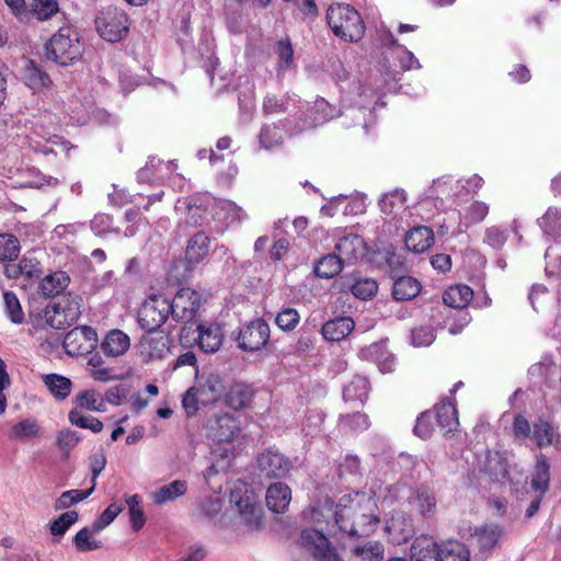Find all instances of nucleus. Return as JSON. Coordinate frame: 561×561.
<instances>
[{
  "label": "nucleus",
  "mask_w": 561,
  "mask_h": 561,
  "mask_svg": "<svg viewBox=\"0 0 561 561\" xmlns=\"http://www.w3.org/2000/svg\"><path fill=\"white\" fill-rule=\"evenodd\" d=\"M44 385L56 400H65L72 389V381L62 375L47 374L42 377Z\"/></svg>",
  "instance_id": "nucleus-37"
},
{
  "label": "nucleus",
  "mask_w": 561,
  "mask_h": 561,
  "mask_svg": "<svg viewBox=\"0 0 561 561\" xmlns=\"http://www.w3.org/2000/svg\"><path fill=\"white\" fill-rule=\"evenodd\" d=\"M198 345L205 353H216L219 351L224 332L218 323H201L197 327Z\"/></svg>",
  "instance_id": "nucleus-18"
},
{
  "label": "nucleus",
  "mask_w": 561,
  "mask_h": 561,
  "mask_svg": "<svg viewBox=\"0 0 561 561\" xmlns=\"http://www.w3.org/2000/svg\"><path fill=\"white\" fill-rule=\"evenodd\" d=\"M300 322V314L297 309L291 307L282 308L276 317L275 323L276 325L285 332L294 331Z\"/></svg>",
  "instance_id": "nucleus-52"
},
{
  "label": "nucleus",
  "mask_w": 561,
  "mask_h": 561,
  "mask_svg": "<svg viewBox=\"0 0 561 561\" xmlns=\"http://www.w3.org/2000/svg\"><path fill=\"white\" fill-rule=\"evenodd\" d=\"M344 266V263L335 252L324 255L314 265V274L320 278H332L337 275Z\"/></svg>",
  "instance_id": "nucleus-41"
},
{
  "label": "nucleus",
  "mask_w": 561,
  "mask_h": 561,
  "mask_svg": "<svg viewBox=\"0 0 561 561\" xmlns=\"http://www.w3.org/2000/svg\"><path fill=\"white\" fill-rule=\"evenodd\" d=\"M257 468L268 479L285 478L291 468L290 460L276 449L268 448L257 456Z\"/></svg>",
  "instance_id": "nucleus-10"
},
{
  "label": "nucleus",
  "mask_w": 561,
  "mask_h": 561,
  "mask_svg": "<svg viewBox=\"0 0 561 561\" xmlns=\"http://www.w3.org/2000/svg\"><path fill=\"white\" fill-rule=\"evenodd\" d=\"M68 421L71 425L90 430L93 433H100L103 430V423L91 415H84L81 411L70 410L68 413Z\"/></svg>",
  "instance_id": "nucleus-48"
},
{
  "label": "nucleus",
  "mask_w": 561,
  "mask_h": 561,
  "mask_svg": "<svg viewBox=\"0 0 561 561\" xmlns=\"http://www.w3.org/2000/svg\"><path fill=\"white\" fill-rule=\"evenodd\" d=\"M4 311L10 321L14 324H21L24 322L25 316L18 299L13 291L7 290L3 293Z\"/></svg>",
  "instance_id": "nucleus-47"
},
{
  "label": "nucleus",
  "mask_w": 561,
  "mask_h": 561,
  "mask_svg": "<svg viewBox=\"0 0 561 561\" xmlns=\"http://www.w3.org/2000/svg\"><path fill=\"white\" fill-rule=\"evenodd\" d=\"M387 346L382 342L371 343L370 345L360 348L358 356L362 359L374 362L377 364L378 360L386 355Z\"/></svg>",
  "instance_id": "nucleus-63"
},
{
  "label": "nucleus",
  "mask_w": 561,
  "mask_h": 561,
  "mask_svg": "<svg viewBox=\"0 0 561 561\" xmlns=\"http://www.w3.org/2000/svg\"><path fill=\"white\" fill-rule=\"evenodd\" d=\"M489 214V205L484 202L474 201L467 208L460 213V227L468 229L469 227L477 225L484 220Z\"/></svg>",
  "instance_id": "nucleus-40"
},
{
  "label": "nucleus",
  "mask_w": 561,
  "mask_h": 561,
  "mask_svg": "<svg viewBox=\"0 0 561 561\" xmlns=\"http://www.w3.org/2000/svg\"><path fill=\"white\" fill-rule=\"evenodd\" d=\"M230 502L234 505L243 523L250 530H257L263 524V512L253 492L234 488L230 492Z\"/></svg>",
  "instance_id": "nucleus-6"
},
{
  "label": "nucleus",
  "mask_w": 561,
  "mask_h": 561,
  "mask_svg": "<svg viewBox=\"0 0 561 561\" xmlns=\"http://www.w3.org/2000/svg\"><path fill=\"white\" fill-rule=\"evenodd\" d=\"M409 505L422 517L431 518L436 513L437 499L433 488L419 485L408 499Z\"/></svg>",
  "instance_id": "nucleus-14"
},
{
  "label": "nucleus",
  "mask_w": 561,
  "mask_h": 561,
  "mask_svg": "<svg viewBox=\"0 0 561 561\" xmlns=\"http://www.w3.org/2000/svg\"><path fill=\"white\" fill-rule=\"evenodd\" d=\"M405 247L414 253L427 251L434 243V232L431 228L419 226L411 229L404 239Z\"/></svg>",
  "instance_id": "nucleus-22"
},
{
  "label": "nucleus",
  "mask_w": 561,
  "mask_h": 561,
  "mask_svg": "<svg viewBox=\"0 0 561 561\" xmlns=\"http://www.w3.org/2000/svg\"><path fill=\"white\" fill-rule=\"evenodd\" d=\"M124 510L123 504L121 503H112L110 504L101 514V516L93 523V531L100 533L105 527H107L117 515Z\"/></svg>",
  "instance_id": "nucleus-59"
},
{
  "label": "nucleus",
  "mask_w": 561,
  "mask_h": 561,
  "mask_svg": "<svg viewBox=\"0 0 561 561\" xmlns=\"http://www.w3.org/2000/svg\"><path fill=\"white\" fill-rule=\"evenodd\" d=\"M24 83L33 91H41L50 84L49 76L33 60H26L22 69Z\"/></svg>",
  "instance_id": "nucleus-28"
},
{
  "label": "nucleus",
  "mask_w": 561,
  "mask_h": 561,
  "mask_svg": "<svg viewBox=\"0 0 561 561\" xmlns=\"http://www.w3.org/2000/svg\"><path fill=\"white\" fill-rule=\"evenodd\" d=\"M130 347L129 336L121 330H111L101 344L103 353L110 357L124 355Z\"/></svg>",
  "instance_id": "nucleus-24"
},
{
  "label": "nucleus",
  "mask_w": 561,
  "mask_h": 561,
  "mask_svg": "<svg viewBox=\"0 0 561 561\" xmlns=\"http://www.w3.org/2000/svg\"><path fill=\"white\" fill-rule=\"evenodd\" d=\"M240 432V421L232 414L218 415L210 426V436L218 443L233 440Z\"/></svg>",
  "instance_id": "nucleus-16"
},
{
  "label": "nucleus",
  "mask_w": 561,
  "mask_h": 561,
  "mask_svg": "<svg viewBox=\"0 0 561 561\" xmlns=\"http://www.w3.org/2000/svg\"><path fill=\"white\" fill-rule=\"evenodd\" d=\"M440 561H470V551L458 540L445 541L440 543Z\"/></svg>",
  "instance_id": "nucleus-42"
},
{
  "label": "nucleus",
  "mask_w": 561,
  "mask_h": 561,
  "mask_svg": "<svg viewBox=\"0 0 561 561\" xmlns=\"http://www.w3.org/2000/svg\"><path fill=\"white\" fill-rule=\"evenodd\" d=\"M187 492V483L184 480H174L168 484L162 485L151 493V500L157 505H162L172 502L178 497L183 496Z\"/></svg>",
  "instance_id": "nucleus-33"
},
{
  "label": "nucleus",
  "mask_w": 561,
  "mask_h": 561,
  "mask_svg": "<svg viewBox=\"0 0 561 561\" xmlns=\"http://www.w3.org/2000/svg\"><path fill=\"white\" fill-rule=\"evenodd\" d=\"M484 471L494 481L504 482L508 479V463L507 460L497 451L488 453Z\"/></svg>",
  "instance_id": "nucleus-39"
},
{
  "label": "nucleus",
  "mask_w": 561,
  "mask_h": 561,
  "mask_svg": "<svg viewBox=\"0 0 561 561\" xmlns=\"http://www.w3.org/2000/svg\"><path fill=\"white\" fill-rule=\"evenodd\" d=\"M284 127L285 123L283 122H278L277 124L272 125H263L259 134V142L261 148L270 150L280 146L286 134Z\"/></svg>",
  "instance_id": "nucleus-35"
},
{
  "label": "nucleus",
  "mask_w": 561,
  "mask_h": 561,
  "mask_svg": "<svg viewBox=\"0 0 561 561\" xmlns=\"http://www.w3.org/2000/svg\"><path fill=\"white\" fill-rule=\"evenodd\" d=\"M41 434V426L34 417H27L14 423L8 432V437L14 442H27Z\"/></svg>",
  "instance_id": "nucleus-31"
},
{
  "label": "nucleus",
  "mask_w": 561,
  "mask_h": 561,
  "mask_svg": "<svg viewBox=\"0 0 561 561\" xmlns=\"http://www.w3.org/2000/svg\"><path fill=\"white\" fill-rule=\"evenodd\" d=\"M375 502L367 499L363 507L358 501L351 500L348 505H336L335 524L352 537H368L375 531L379 518L373 512Z\"/></svg>",
  "instance_id": "nucleus-1"
},
{
  "label": "nucleus",
  "mask_w": 561,
  "mask_h": 561,
  "mask_svg": "<svg viewBox=\"0 0 561 561\" xmlns=\"http://www.w3.org/2000/svg\"><path fill=\"white\" fill-rule=\"evenodd\" d=\"M411 560L440 561V545L427 538H417L411 547Z\"/></svg>",
  "instance_id": "nucleus-29"
},
{
  "label": "nucleus",
  "mask_w": 561,
  "mask_h": 561,
  "mask_svg": "<svg viewBox=\"0 0 561 561\" xmlns=\"http://www.w3.org/2000/svg\"><path fill=\"white\" fill-rule=\"evenodd\" d=\"M353 295L363 300L371 298L378 290V284L373 278H359L351 287Z\"/></svg>",
  "instance_id": "nucleus-60"
},
{
  "label": "nucleus",
  "mask_w": 561,
  "mask_h": 561,
  "mask_svg": "<svg viewBox=\"0 0 561 561\" xmlns=\"http://www.w3.org/2000/svg\"><path fill=\"white\" fill-rule=\"evenodd\" d=\"M83 47L77 32L60 27L46 44L47 58L60 66H68L82 55Z\"/></svg>",
  "instance_id": "nucleus-3"
},
{
  "label": "nucleus",
  "mask_w": 561,
  "mask_h": 561,
  "mask_svg": "<svg viewBox=\"0 0 561 561\" xmlns=\"http://www.w3.org/2000/svg\"><path fill=\"white\" fill-rule=\"evenodd\" d=\"M383 545L379 541H368L352 549V553L360 561H380L383 558Z\"/></svg>",
  "instance_id": "nucleus-46"
},
{
  "label": "nucleus",
  "mask_w": 561,
  "mask_h": 561,
  "mask_svg": "<svg viewBox=\"0 0 561 561\" xmlns=\"http://www.w3.org/2000/svg\"><path fill=\"white\" fill-rule=\"evenodd\" d=\"M80 435L71 430H62L57 434L56 442L65 458H68L71 450L80 442Z\"/></svg>",
  "instance_id": "nucleus-58"
},
{
  "label": "nucleus",
  "mask_w": 561,
  "mask_h": 561,
  "mask_svg": "<svg viewBox=\"0 0 561 561\" xmlns=\"http://www.w3.org/2000/svg\"><path fill=\"white\" fill-rule=\"evenodd\" d=\"M76 511H67L49 523V531L53 536L61 538L67 530L78 522Z\"/></svg>",
  "instance_id": "nucleus-49"
},
{
  "label": "nucleus",
  "mask_w": 561,
  "mask_h": 561,
  "mask_svg": "<svg viewBox=\"0 0 561 561\" xmlns=\"http://www.w3.org/2000/svg\"><path fill=\"white\" fill-rule=\"evenodd\" d=\"M276 55L278 61V73L289 69L294 65V48L288 37L276 43Z\"/></svg>",
  "instance_id": "nucleus-55"
},
{
  "label": "nucleus",
  "mask_w": 561,
  "mask_h": 561,
  "mask_svg": "<svg viewBox=\"0 0 561 561\" xmlns=\"http://www.w3.org/2000/svg\"><path fill=\"white\" fill-rule=\"evenodd\" d=\"M300 546L317 561H340V557L330 540L319 530L304 529Z\"/></svg>",
  "instance_id": "nucleus-8"
},
{
  "label": "nucleus",
  "mask_w": 561,
  "mask_h": 561,
  "mask_svg": "<svg viewBox=\"0 0 561 561\" xmlns=\"http://www.w3.org/2000/svg\"><path fill=\"white\" fill-rule=\"evenodd\" d=\"M407 193L402 188H394L385 193L379 202L380 211L386 216L397 217L407 206Z\"/></svg>",
  "instance_id": "nucleus-26"
},
{
  "label": "nucleus",
  "mask_w": 561,
  "mask_h": 561,
  "mask_svg": "<svg viewBox=\"0 0 561 561\" xmlns=\"http://www.w3.org/2000/svg\"><path fill=\"white\" fill-rule=\"evenodd\" d=\"M386 264L389 268L390 276L396 279L405 276L408 268L401 254L393 251H387L385 255Z\"/></svg>",
  "instance_id": "nucleus-61"
},
{
  "label": "nucleus",
  "mask_w": 561,
  "mask_h": 561,
  "mask_svg": "<svg viewBox=\"0 0 561 561\" xmlns=\"http://www.w3.org/2000/svg\"><path fill=\"white\" fill-rule=\"evenodd\" d=\"M69 276L61 271L46 275L41 282V291L45 297L60 295L69 285Z\"/></svg>",
  "instance_id": "nucleus-38"
},
{
  "label": "nucleus",
  "mask_w": 561,
  "mask_h": 561,
  "mask_svg": "<svg viewBox=\"0 0 561 561\" xmlns=\"http://www.w3.org/2000/svg\"><path fill=\"white\" fill-rule=\"evenodd\" d=\"M139 348L147 359L163 357L170 348V339L167 334L159 332L156 335L148 333L139 341Z\"/></svg>",
  "instance_id": "nucleus-17"
},
{
  "label": "nucleus",
  "mask_w": 561,
  "mask_h": 561,
  "mask_svg": "<svg viewBox=\"0 0 561 561\" xmlns=\"http://www.w3.org/2000/svg\"><path fill=\"white\" fill-rule=\"evenodd\" d=\"M435 417L437 425L446 436L457 430L459 422L457 410L453 402L443 400L435 407Z\"/></svg>",
  "instance_id": "nucleus-23"
},
{
  "label": "nucleus",
  "mask_w": 561,
  "mask_h": 561,
  "mask_svg": "<svg viewBox=\"0 0 561 561\" xmlns=\"http://www.w3.org/2000/svg\"><path fill=\"white\" fill-rule=\"evenodd\" d=\"M199 305L201 297L197 291L191 288H182L170 301V306H172L171 316L176 321L190 322L195 318Z\"/></svg>",
  "instance_id": "nucleus-11"
},
{
  "label": "nucleus",
  "mask_w": 561,
  "mask_h": 561,
  "mask_svg": "<svg viewBox=\"0 0 561 561\" xmlns=\"http://www.w3.org/2000/svg\"><path fill=\"white\" fill-rule=\"evenodd\" d=\"M289 98H278L274 94H267L263 100V113L265 115L280 114L287 111Z\"/></svg>",
  "instance_id": "nucleus-62"
},
{
  "label": "nucleus",
  "mask_w": 561,
  "mask_h": 561,
  "mask_svg": "<svg viewBox=\"0 0 561 561\" xmlns=\"http://www.w3.org/2000/svg\"><path fill=\"white\" fill-rule=\"evenodd\" d=\"M327 21L333 34L345 42L357 43L364 37V21L350 4H331L327 11Z\"/></svg>",
  "instance_id": "nucleus-2"
},
{
  "label": "nucleus",
  "mask_w": 561,
  "mask_h": 561,
  "mask_svg": "<svg viewBox=\"0 0 561 561\" xmlns=\"http://www.w3.org/2000/svg\"><path fill=\"white\" fill-rule=\"evenodd\" d=\"M96 345V332L91 327H77L69 331L62 346L69 356H83L92 352Z\"/></svg>",
  "instance_id": "nucleus-9"
},
{
  "label": "nucleus",
  "mask_w": 561,
  "mask_h": 561,
  "mask_svg": "<svg viewBox=\"0 0 561 561\" xmlns=\"http://www.w3.org/2000/svg\"><path fill=\"white\" fill-rule=\"evenodd\" d=\"M549 462L542 455L537 458L534 476L531 479V488L543 493L549 488L550 472Z\"/></svg>",
  "instance_id": "nucleus-45"
},
{
  "label": "nucleus",
  "mask_w": 561,
  "mask_h": 561,
  "mask_svg": "<svg viewBox=\"0 0 561 561\" xmlns=\"http://www.w3.org/2000/svg\"><path fill=\"white\" fill-rule=\"evenodd\" d=\"M271 330L263 319H255L244 324L237 336L238 346L245 352H256L270 341Z\"/></svg>",
  "instance_id": "nucleus-7"
},
{
  "label": "nucleus",
  "mask_w": 561,
  "mask_h": 561,
  "mask_svg": "<svg viewBox=\"0 0 561 561\" xmlns=\"http://www.w3.org/2000/svg\"><path fill=\"white\" fill-rule=\"evenodd\" d=\"M210 239L205 232L192 236L186 245L185 260L190 266L201 263L209 253Z\"/></svg>",
  "instance_id": "nucleus-19"
},
{
  "label": "nucleus",
  "mask_w": 561,
  "mask_h": 561,
  "mask_svg": "<svg viewBox=\"0 0 561 561\" xmlns=\"http://www.w3.org/2000/svg\"><path fill=\"white\" fill-rule=\"evenodd\" d=\"M472 298L473 290L468 285L450 286L443 295L444 304L455 309H462L467 307Z\"/></svg>",
  "instance_id": "nucleus-34"
},
{
  "label": "nucleus",
  "mask_w": 561,
  "mask_h": 561,
  "mask_svg": "<svg viewBox=\"0 0 561 561\" xmlns=\"http://www.w3.org/2000/svg\"><path fill=\"white\" fill-rule=\"evenodd\" d=\"M369 381L364 376H354L353 379L343 388V399L345 402L365 403L369 392Z\"/></svg>",
  "instance_id": "nucleus-32"
},
{
  "label": "nucleus",
  "mask_w": 561,
  "mask_h": 561,
  "mask_svg": "<svg viewBox=\"0 0 561 561\" xmlns=\"http://www.w3.org/2000/svg\"><path fill=\"white\" fill-rule=\"evenodd\" d=\"M354 321L350 317H339L327 321L321 329L323 337L328 341H341L354 330Z\"/></svg>",
  "instance_id": "nucleus-25"
},
{
  "label": "nucleus",
  "mask_w": 561,
  "mask_h": 561,
  "mask_svg": "<svg viewBox=\"0 0 561 561\" xmlns=\"http://www.w3.org/2000/svg\"><path fill=\"white\" fill-rule=\"evenodd\" d=\"M421 291V284L411 276H400L394 279L392 296L398 301L413 299Z\"/></svg>",
  "instance_id": "nucleus-36"
},
{
  "label": "nucleus",
  "mask_w": 561,
  "mask_h": 561,
  "mask_svg": "<svg viewBox=\"0 0 561 561\" xmlns=\"http://www.w3.org/2000/svg\"><path fill=\"white\" fill-rule=\"evenodd\" d=\"M20 253V242L9 233L0 234V261H13Z\"/></svg>",
  "instance_id": "nucleus-57"
},
{
  "label": "nucleus",
  "mask_w": 561,
  "mask_h": 561,
  "mask_svg": "<svg viewBox=\"0 0 561 561\" xmlns=\"http://www.w3.org/2000/svg\"><path fill=\"white\" fill-rule=\"evenodd\" d=\"M411 340L414 346H428L434 342L435 334L432 328L420 327L412 330Z\"/></svg>",
  "instance_id": "nucleus-64"
},
{
  "label": "nucleus",
  "mask_w": 561,
  "mask_h": 561,
  "mask_svg": "<svg viewBox=\"0 0 561 561\" xmlns=\"http://www.w3.org/2000/svg\"><path fill=\"white\" fill-rule=\"evenodd\" d=\"M538 225L545 234L553 238L561 237V208L549 207L545 215L538 219Z\"/></svg>",
  "instance_id": "nucleus-43"
},
{
  "label": "nucleus",
  "mask_w": 561,
  "mask_h": 561,
  "mask_svg": "<svg viewBox=\"0 0 561 561\" xmlns=\"http://www.w3.org/2000/svg\"><path fill=\"white\" fill-rule=\"evenodd\" d=\"M554 437V431L552 425L545 421L538 420L534 424L533 438L535 439L538 447H545L552 444Z\"/></svg>",
  "instance_id": "nucleus-56"
},
{
  "label": "nucleus",
  "mask_w": 561,
  "mask_h": 561,
  "mask_svg": "<svg viewBox=\"0 0 561 561\" xmlns=\"http://www.w3.org/2000/svg\"><path fill=\"white\" fill-rule=\"evenodd\" d=\"M369 425L367 415L359 412L341 415L339 421L340 430L350 434L362 433L366 431Z\"/></svg>",
  "instance_id": "nucleus-44"
},
{
  "label": "nucleus",
  "mask_w": 561,
  "mask_h": 561,
  "mask_svg": "<svg viewBox=\"0 0 561 561\" xmlns=\"http://www.w3.org/2000/svg\"><path fill=\"white\" fill-rule=\"evenodd\" d=\"M556 364L551 357H543L531 365L528 375L535 382H546L554 374Z\"/></svg>",
  "instance_id": "nucleus-50"
},
{
  "label": "nucleus",
  "mask_w": 561,
  "mask_h": 561,
  "mask_svg": "<svg viewBox=\"0 0 561 561\" xmlns=\"http://www.w3.org/2000/svg\"><path fill=\"white\" fill-rule=\"evenodd\" d=\"M99 35L107 42L122 41L129 32V21L126 12L116 7L103 9L95 19Z\"/></svg>",
  "instance_id": "nucleus-5"
},
{
  "label": "nucleus",
  "mask_w": 561,
  "mask_h": 561,
  "mask_svg": "<svg viewBox=\"0 0 561 561\" xmlns=\"http://www.w3.org/2000/svg\"><path fill=\"white\" fill-rule=\"evenodd\" d=\"M170 300L162 295H151L141 304L137 312L139 327L148 333H154L171 316Z\"/></svg>",
  "instance_id": "nucleus-4"
},
{
  "label": "nucleus",
  "mask_w": 561,
  "mask_h": 561,
  "mask_svg": "<svg viewBox=\"0 0 561 561\" xmlns=\"http://www.w3.org/2000/svg\"><path fill=\"white\" fill-rule=\"evenodd\" d=\"M291 500V490L284 482H276L266 491V505L274 513H284Z\"/></svg>",
  "instance_id": "nucleus-21"
},
{
  "label": "nucleus",
  "mask_w": 561,
  "mask_h": 561,
  "mask_svg": "<svg viewBox=\"0 0 561 561\" xmlns=\"http://www.w3.org/2000/svg\"><path fill=\"white\" fill-rule=\"evenodd\" d=\"M94 488L91 486L89 490H69L65 491L60 494V496L55 502L56 510H67L71 505L82 502L87 497H89Z\"/></svg>",
  "instance_id": "nucleus-54"
},
{
  "label": "nucleus",
  "mask_w": 561,
  "mask_h": 561,
  "mask_svg": "<svg viewBox=\"0 0 561 561\" xmlns=\"http://www.w3.org/2000/svg\"><path fill=\"white\" fill-rule=\"evenodd\" d=\"M334 252L344 264L351 265L365 255L366 245L362 237L348 233L337 240Z\"/></svg>",
  "instance_id": "nucleus-12"
},
{
  "label": "nucleus",
  "mask_w": 561,
  "mask_h": 561,
  "mask_svg": "<svg viewBox=\"0 0 561 561\" xmlns=\"http://www.w3.org/2000/svg\"><path fill=\"white\" fill-rule=\"evenodd\" d=\"M93 526L90 528L80 529L73 537V543L78 551L88 552L94 551L101 548V542L94 539Z\"/></svg>",
  "instance_id": "nucleus-53"
},
{
  "label": "nucleus",
  "mask_w": 561,
  "mask_h": 561,
  "mask_svg": "<svg viewBox=\"0 0 561 561\" xmlns=\"http://www.w3.org/2000/svg\"><path fill=\"white\" fill-rule=\"evenodd\" d=\"M126 504L129 511L131 528L138 531L146 523V517L141 507V497L138 494L127 496Z\"/></svg>",
  "instance_id": "nucleus-51"
},
{
  "label": "nucleus",
  "mask_w": 561,
  "mask_h": 561,
  "mask_svg": "<svg viewBox=\"0 0 561 561\" xmlns=\"http://www.w3.org/2000/svg\"><path fill=\"white\" fill-rule=\"evenodd\" d=\"M7 274L9 277L19 278L24 276L25 278H38L42 275L41 262L32 254L24 255L16 265L7 267Z\"/></svg>",
  "instance_id": "nucleus-27"
},
{
  "label": "nucleus",
  "mask_w": 561,
  "mask_h": 561,
  "mask_svg": "<svg viewBox=\"0 0 561 561\" xmlns=\"http://www.w3.org/2000/svg\"><path fill=\"white\" fill-rule=\"evenodd\" d=\"M193 387L199 397V402L205 407L219 400L224 382L219 375L208 374L197 377Z\"/></svg>",
  "instance_id": "nucleus-15"
},
{
  "label": "nucleus",
  "mask_w": 561,
  "mask_h": 561,
  "mask_svg": "<svg viewBox=\"0 0 561 561\" xmlns=\"http://www.w3.org/2000/svg\"><path fill=\"white\" fill-rule=\"evenodd\" d=\"M386 531L392 543H405L415 535L413 519L403 512H396L387 522Z\"/></svg>",
  "instance_id": "nucleus-13"
},
{
  "label": "nucleus",
  "mask_w": 561,
  "mask_h": 561,
  "mask_svg": "<svg viewBox=\"0 0 561 561\" xmlns=\"http://www.w3.org/2000/svg\"><path fill=\"white\" fill-rule=\"evenodd\" d=\"M254 390L244 382H234L225 394L226 404L233 410H242L250 407L254 397Z\"/></svg>",
  "instance_id": "nucleus-20"
},
{
  "label": "nucleus",
  "mask_w": 561,
  "mask_h": 561,
  "mask_svg": "<svg viewBox=\"0 0 561 561\" xmlns=\"http://www.w3.org/2000/svg\"><path fill=\"white\" fill-rule=\"evenodd\" d=\"M72 402L75 408L72 410L81 411L87 410L91 412H104L106 410L104 399L100 392L93 389H87L78 392Z\"/></svg>",
  "instance_id": "nucleus-30"
}]
</instances>
